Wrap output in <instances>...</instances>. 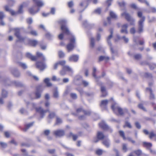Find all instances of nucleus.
Returning a JSON list of instances; mask_svg holds the SVG:
<instances>
[{
	"mask_svg": "<svg viewBox=\"0 0 156 156\" xmlns=\"http://www.w3.org/2000/svg\"><path fill=\"white\" fill-rule=\"evenodd\" d=\"M19 65L23 69H26L27 68L26 64L24 63L20 62L19 63Z\"/></svg>",
	"mask_w": 156,
	"mask_h": 156,
	"instance_id": "obj_38",
	"label": "nucleus"
},
{
	"mask_svg": "<svg viewBox=\"0 0 156 156\" xmlns=\"http://www.w3.org/2000/svg\"><path fill=\"white\" fill-rule=\"evenodd\" d=\"M119 133L120 136L123 138L124 140H125L126 139V138L125 136L124 132L123 131L120 130L119 131Z\"/></svg>",
	"mask_w": 156,
	"mask_h": 156,
	"instance_id": "obj_44",
	"label": "nucleus"
},
{
	"mask_svg": "<svg viewBox=\"0 0 156 156\" xmlns=\"http://www.w3.org/2000/svg\"><path fill=\"white\" fill-rule=\"evenodd\" d=\"M137 16L138 17L140 18V19L142 18L143 17H145L142 16V13L140 11H139L137 12Z\"/></svg>",
	"mask_w": 156,
	"mask_h": 156,
	"instance_id": "obj_62",
	"label": "nucleus"
},
{
	"mask_svg": "<svg viewBox=\"0 0 156 156\" xmlns=\"http://www.w3.org/2000/svg\"><path fill=\"white\" fill-rule=\"evenodd\" d=\"M110 15L111 17L113 19H116L117 18V16L112 11L110 12Z\"/></svg>",
	"mask_w": 156,
	"mask_h": 156,
	"instance_id": "obj_40",
	"label": "nucleus"
},
{
	"mask_svg": "<svg viewBox=\"0 0 156 156\" xmlns=\"http://www.w3.org/2000/svg\"><path fill=\"white\" fill-rule=\"evenodd\" d=\"M58 55L60 58H62L64 57L65 54L62 51H58Z\"/></svg>",
	"mask_w": 156,
	"mask_h": 156,
	"instance_id": "obj_42",
	"label": "nucleus"
},
{
	"mask_svg": "<svg viewBox=\"0 0 156 156\" xmlns=\"http://www.w3.org/2000/svg\"><path fill=\"white\" fill-rule=\"evenodd\" d=\"M108 101L107 100H102L101 101L100 106L102 108L106 109V106L108 105Z\"/></svg>",
	"mask_w": 156,
	"mask_h": 156,
	"instance_id": "obj_21",
	"label": "nucleus"
},
{
	"mask_svg": "<svg viewBox=\"0 0 156 156\" xmlns=\"http://www.w3.org/2000/svg\"><path fill=\"white\" fill-rule=\"evenodd\" d=\"M104 152V151L101 149H98L96 151V153L98 155H101Z\"/></svg>",
	"mask_w": 156,
	"mask_h": 156,
	"instance_id": "obj_47",
	"label": "nucleus"
},
{
	"mask_svg": "<svg viewBox=\"0 0 156 156\" xmlns=\"http://www.w3.org/2000/svg\"><path fill=\"white\" fill-rule=\"evenodd\" d=\"M20 112L22 114H25L27 113L26 111L23 108L21 109L20 110Z\"/></svg>",
	"mask_w": 156,
	"mask_h": 156,
	"instance_id": "obj_63",
	"label": "nucleus"
},
{
	"mask_svg": "<svg viewBox=\"0 0 156 156\" xmlns=\"http://www.w3.org/2000/svg\"><path fill=\"white\" fill-rule=\"evenodd\" d=\"M26 57L32 61H36L37 59V57L31 54L29 52H27L26 54Z\"/></svg>",
	"mask_w": 156,
	"mask_h": 156,
	"instance_id": "obj_22",
	"label": "nucleus"
},
{
	"mask_svg": "<svg viewBox=\"0 0 156 156\" xmlns=\"http://www.w3.org/2000/svg\"><path fill=\"white\" fill-rule=\"evenodd\" d=\"M109 57L107 56H101L99 58L98 61L100 62L103 60H105L106 61H107L109 60Z\"/></svg>",
	"mask_w": 156,
	"mask_h": 156,
	"instance_id": "obj_28",
	"label": "nucleus"
},
{
	"mask_svg": "<svg viewBox=\"0 0 156 156\" xmlns=\"http://www.w3.org/2000/svg\"><path fill=\"white\" fill-rule=\"evenodd\" d=\"M58 63L59 64V65H60L63 66H65V65L66 63V61L65 60H62L59 61L58 62Z\"/></svg>",
	"mask_w": 156,
	"mask_h": 156,
	"instance_id": "obj_45",
	"label": "nucleus"
},
{
	"mask_svg": "<svg viewBox=\"0 0 156 156\" xmlns=\"http://www.w3.org/2000/svg\"><path fill=\"white\" fill-rule=\"evenodd\" d=\"M122 16H125V18L127 21L130 22V23L131 25H133L135 20L134 19L131 18L129 14L125 12L121 14Z\"/></svg>",
	"mask_w": 156,
	"mask_h": 156,
	"instance_id": "obj_10",
	"label": "nucleus"
},
{
	"mask_svg": "<svg viewBox=\"0 0 156 156\" xmlns=\"http://www.w3.org/2000/svg\"><path fill=\"white\" fill-rule=\"evenodd\" d=\"M4 84L5 86H14L16 87H22L23 84L20 82L16 81H11L9 79H7L4 82Z\"/></svg>",
	"mask_w": 156,
	"mask_h": 156,
	"instance_id": "obj_5",
	"label": "nucleus"
},
{
	"mask_svg": "<svg viewBox=\"0 0 156 156\" xmlns=\"http://www.w3.org/2000/svg\"><path fill=\"white\" fill-rule=\"evenodd\" d=\"M63 69L66 71H68L69 72L73 73V71L72 69L69 66H65L63 67Z\"/></svg>",
	"mask_w": 156,
	"mask_h": 156,
	"instance_id": "obj_32",
	"label": "nucleus"
},
{
	"mask_svg": "<svg viewBox=\"0 0 156 156\" xmlns=\"http://www.w3.org/2000/svg\"><path fill=\"white\" fill-rule=\"evenodd\" d=\"M53 96L55 98H57L59 96L58 93L57 88L55 89L53 92Z\"/></svg>",
	"mask_w": 156,
	"mask_h": 156,
	"instance_id": "obj_41",
	"label": "nucleus"
},
{
	"mask_svg": "<svg viewBox=\"0 0 156 156\" xmlns=\"http://www.w3.org/2000/svg\"><path fill=\"white\" fill-rule=\"evenodd\" d=\"M94 12L97 14H100L101 12V10L100 8H98L95 10Z\"/></svg>",
	"mask_w": 156,
	"mask_h": 156,
	"instance_id": "obj_57",
	"label": "nucleus"
},
{
	"mask_svg": "<svg viewBox=\"0 0 156 156\" xmlns=\"http://www.w3.org/2000/svg\"><path fill=\"white\" fill-rule=\"evenodd\" d=\"M125 126H126L130 128H132V126H131L130 123L127 121L125 122V125L124 126V127H125Z\"/></svg>",
	"mask_w": 156,
	"mask_h": 156,
	"instance_id": "obj_54",
	"label": "nucleus"
},
{
	"mask_svg": "<svg viewBox=\"0 0 156 156\" xmlns=\"http://www.w3.org/2000/svg\"><path fill=\"white\" fill-rule=\"evenodd\" d=\"M98 84L100 86H101V91L102 92V94L101 95V97H105L107 95L105 87L103 86L102 83L101 82H98Z\"/></svg>",
	"mask_w": 156,
	"mask_h": 156,
	"instance_id": "obj_14",
	"label": "nucleus"
},
{
	"mask_svg": "<svg viewBox=\"0 0 156 156\" xmlns=\"http://www.w3.org/2000/svg\"><path fill=\"white\" fill-rule=\"evenodd\" d=\"M143 144L144 146L149 149H150V148L152 146L151 143H150L144 142Z\"/></svg>",
	"mask_w": 156,
	"mask_h": 156,
	"instance_id": "obj_36",
	"label": "nucleus"
},
{
	"mask_svg": "<svg viewBox=\"0 0 156 156\" xmlns=\"http://www.w3.org/2000/svg\"><path fill=\"white\" fill-rule=\"evenodd\" d=\"M44 81L47 87H50L52 86V84L50 82V79L49 78H46L44 80Z\"/></svg>",
	"mask_w": 156,
	"mask_h": 156,
	"instance_id": "obj_30",
	"label": "nucleus"
},
{
	"mask_svg": "<svg viewBox=\"0 0 156 156\" xmlns=\"http://www.w3.org/2000/svg\"><path fill=\"white\" fill-rule=\"evenodd\" d=\"M128 27V25L127 24H125L122 26V29L121 30V33L127 34L128 33L127 28Z\"/></svg>",
	"mask_w": 156,
	"mask_h": 156,
	"instance_id": "obj_26",
	"label": "nucleus"
},
{
	"mask_svg": "<svg viewBox=\"0 0 156 156\" xmlns=\"http://www.w3.org/2000/svg\"><path fill=\"white\" fill-rule=\"evenodd\" d=\"M34 123V122H32L27 124L25 127V128L23 129V131H26L29 128L33 126Z\"/></svg>",
	"mask_w": 156,
	"mask_h": 156,
	"instance_id": "obj_35",
	"label": "nucleus"
},
{
	"mask_svg": "<svg viewBox=\"0 0 156 156\" xmlns=\"http://www.w3.org/2000/svg\"><path fill=\"white\" fill-rule=\"evenodd\" d=\"M8 95L7 92L4 90H2L1 96L0 97V103L1 104H3L4 102L3 99L6 98Z\"/></svg>",
	"mask_w": 156,
	"mask_h": 156,
	"instance_id": "obj_16",
	"label": "nucleus"
},
{
	"mask_svg": "<svg viewBox=\"0 0 156 156\" xmlns=\"http://www.w3.org/2000/svg\"><path fill=\"white\" fill-rule=\"evenodd\" d=\"M55 116V113L54 112H50L48 115V117L50 119L54 118Z\"/></svg>",
	"mask_w": 156,
	"mask_h": 156,
	"instance_id": "obj_51",
	"label": "nucleus"
},
{
	"mask_svg": "<svg viewBox=\"0 0 156 156\" xmlns=\"http://www.w3.org/2000/svg\"><path fill=\"white\" fill-rule=\"evenodd\" d=\"M99 125L100 127L104 130H107L111 133L112 132V129L103 121L99 123Z\"/></svg>",
	"mask_w": 156,
	"mask_h": 156,
	"instance_id": "obj_9",
	"label": "nucleus"
},
{
	"mask_svg": "<svg viewBox=\"0 0 156 156\" xmlns=\"http://www.w3.org/2000/svg\"><path fill=\"white\" fill-rule=\"evenodd\" d=\"M90 45L91 48H93L95 45V40L93 37H91L90 38Z\"/></svg>",
	"mask_w": 156,
	"mask_h": 156,
	"instance_id": "obj_31",
	"label": "nucleus"
},
{
	"mask_svg": "<svg viewBox=\"0 0 156 156\" xmlns=\"http://www.w3.org/2000/svg\"><path fill=\"white\" fill-rule=\"evenodd\" d=\"M79 59V56L77 55H72L70 56L69 58L70 62H77Z\"/></svg>",
	"mask_w": 156,
	"mask_h": 156,
	"instance_id": "obj_19",
	"label": "nucleus"
},
{
	"mask_svg": "<svg viewBox=\"0 0 156 156\" xmlns=\"http://www.w3.org/2000/svg\"><path fill=\"white\" fill-rule=\"evenodd\" d=\"M30 44L33 46H35L37 44V41L35 40H31L30 41Z\"/></svg>",
	"mask_w": 156,
	"mask_h": 156,
	"instance_id": "obj_39",
	"label": "nucleus"
},
{
	"mask_svg": "<svg viewBox=\"0 0 156 156\" xmlns=\"http://www.w3.org/2000/svg\"><path fill=\"white\" fill-rule=\"evenodd\" d=\"M28 4L29 3L28 2H25L23 3L22 4H21L19 8L18 12H17V13H22L23 12V7L27 6Z\"/></svg>",
	"mask_w": 156,
	"mask_h": 156,
	"instance_id": "obj_17",
	"label": "nucleus"
},
{
	"mask_svg": "<svg viewBox=\"0 0 156 156\" xmlns=\"http://www.w3.org/2000/svg\"><path fill=\"white\" fill-rule=\"evenodd\" d=\"M110 35L108 36V37L107 38V41L108 43V45L110 47V50L111 51V52L112 54V60L114 59V56H116L117 54V52L116 50H114L112 47V44L111 43L110 40L111 38H112L113 36V30L112 29H110Z\"/></svg>",
	"mask_w": 156,
	"mask_h": 156,
	"instance_id": "obj_2",
	"label": "nucleus"
},
{
	"mask_svg": "<svg viewBox=\"0 0 156 156\" xmlns=\"http://www.w3.org/2000/svg\"><path fill=\"white\" fill-rule=\"evenodd\" d=\"M134 153L137 155L140 156V155L142 153V151L141 150H137L135 151H134Z\"/></svg>",
	"mask_w": 156,
	"mask_h": 156,
	"instance_id": "obj_49",
	"label": "nucleus"
},
{
	"mask_svg": "<svg viewBox=\"0 0 156 156\" xmlns=\"http://www.w3.org/2000/svg\"><path fill=\"white\" fill-rule=\"evenodd\" d=\"M15 35L19 41H22L23 40L20 34V30L19 29H15Z\"/></svg>",
	"mask_w": 156,
	"mask_h": 156,
	"instance_id": "obj_18",
	"label": "nucleus"
},
{
	"mask_svg": "<svg viewBox=\"0 0 156 156\" xmlns=\"http://www.w3.org/2000/svg\"><path fill=\"white\" fill-rule=\"evenodd\" d=\"M90 113L89 111H85L82 108H79L76 110V113H72V114L75 116H77L80 114L83 113L85 115H90Z\"/></svg>",
	"mask_w": 156,
	"mask_h": 156,
	"instance_id": "obj_8",
	"label": "nucleus"
},
{
	"mask_svg": "<svg viewBox=\"0 0 156 156\" xmlns=\"http://www.w3.org/2000/svg\"><path fill=\"white\" fill-rule=\"evenodd\" d=\"M36 67L41 71L44 70L46 67L45 63L41 62H37L36 63Z\"/></svg>",
	"mask_w": 156,
	"mask_h": 156,
	"instance_id": "obj_12",
	"label": "nucleus"
},
{
	"mask_svg": "<svg viewBox=\"0 0 156 156\" xmlns=\"http://www.w3.org/2000/svg\"><path fill=\"white\" fill-rule=\"evenodd\" d=\"M102 144L107 147H108L110 145L109 139L108 138H105L102 141Z\"/></svg>",
	"mask_w": 156,
	"mask_h": 156,
	"instance_id": "obj_25",
	"label": "nucleus"
},
{
	"mask_svg": "<svg viewBox=\"0 0 156 156\" xmlns=\"http://www.w3.org/2000/svg\"><path fill=\"white\" fill-rule=\"evenodd\" d=\"M82 82L83 85L85 87L89 85V83L85 80H83Z\"/></svg>",
	"mask_w": 156,
	"mask_h": 156,
	"instance_id": "obj_53",
	"label": "nucleus"
},
{
	"mask_svg": "<svg viewBox=\"0 0 156 156\" xmlns=\"http://www.w3.org/2000/svg\"><path fill=\"white\" fill-rule=\"evenodd\" d=\"M122 150L125 152H126L127 150V145L125 144H122Z\"/></svg>",
	"mask_w": 156,
	"mask_h": 156,
	"instance_id": "obj_50",
	"label": "nucleus"
},
{
	"mask_svg": "<svg viewBox=\"0 0 156 156\" xmlns=\"http://www.w3.org/2000/svg\"><path fill=\"white\" fill-rule=\"evenodd\" d=\"M138 107L139 108L143 110L144 111H146L145 108H144V107L143 106L142 104H139L138 105Z\"/></svg>",
	"mask_w": 156,
	"mask_h": 156,
	"instance_id": "obj_60",
	"label": "nucleus"
},
{
	"mask_svg": "<svg viewBox=\"0 0 156 156\" xmlns=\"http://www.w3.org/2000/svg\"><path fill=\"white\" fill-rule=\"evenodd\" d=\"M146 91L147 92H149L150 93V99L151 100H154L155 99L154 94L153 93L152 90L150 88L147 87L146 89Z\"/></svg>",
	"mask_w": 156,
	"mask_h": 156,
	"instance_id": "obj_24",
	"label": "nucleus"
},
{
	"mask_svg": "<svg viewBox=\"0 0 156 156\" xmlns=\"http://www.w3.org/2000/svg\"><path fill=\"white\" fill-rule=\"evenodd\" d=\"M83 25L85 26V27H88L89 28H92L94 26V24H88V23L87 21H84L83 23Z\"/></svg>",
	"mask_w": 156,
	"mask_h": 156,
	"instance_id": "obj_33",
	"label": "nucleus"
},
{
	"mask_svg": "<svg viewBox=\"0 0 156 156\" xmlns=\"http://www.w3.org/2000/svg\"><path fill=\"white\" fill-rule=\"evenodd\" d=\"M111 108L113 112L117 115H122L125 113L128 112V110L126 108H122L116 103L112 105Z\"/></svg>",
	"mask_w": 156,
	"mask_h": 156,
	"instance_id": "obj_1",
	"label": "nucleus"
},
{
	"mask_svg": "<svg viewBox=\"0 0 156 156\" xmlns=\"http://www.w3.org/2000/svg\"><path fill=\"white\" fill-rule=\"evenodd\" d=\"M35 109L36 112L39 114L40 118H42L44 117L45 115V114L47 112H49L48 110H44L41 107L36 108Z\"/></svg>",
	"mask_w": 156,
	"mask_h": 156,
	"instance_id": "obj_6",
	"label": "nucleus"
},
{
	"mask_svg": "<svg viewBox=\"0 0 156 156\" xmlns=\"http://www.w3.org/2000/svg\"><path fill=\"white\" fill-rule=\"evenodd\" d=\"M5 9L6 11L10 12L12 15H15L17 13V12H15L13 10L9 8L7 5L5 6Z\"/></svg>",
	"mask_w": 156,
	"mask_h": 156,
	"instance_id": "obj_27",
	"label": "nucleus"
},
{
	"mask_svg": "<svg viewBox=\"0 0 156 156\" xmlns=\"http://www.w3.org/2000/svg\"><path fill=\"white\" fill-rule=\"evenodd\" d=\"M30 33L31 34L33 35L36 36L37 35V33L36 31L34 30H31L30 32Z\"/></svg>",
	"mask_w": 156,
	"mask_h": 156,
	"instance_id": "obj_61",
	"label": "nucleus"
},
{
	"mask_svg": "<svg viewBox=\"0 0 156 156\" xmlns=\"http://www.w3.org/2000/svg\"><path fill=\"white\" fill-rule=\"evenodd\" d=\"M11 72L12 75L15 77H18L20 75V72L16 69H12L11 70Z\"/></svg>",
	"mask_w": 156,
	"mask_h": 156,
	"instance_id": "obj_20",
	"label": "nucleus"
},
{
	"mask_svg": "<svg viewBox=\"0 0 156 156\" xmlns=\"http://www.w3.org/2000/svg\"><path fill=\"white\" fill-rule=\"evenodd\" d=\"M68 6L69 7L71 8L73 5V3L72 1H70L68 2Z\"/></svg>",
	"mask_w": 156,
	"mask_h": 156,
	"instance_id": "obj_64",
	"label": "nucleus"
},
{
	"mask_svg": "<svg viewBox=\"0 0 156 156\" xmlns=\"http://www.w3.org/2000/svg\"><path fill=\"white\" fill-rule=\"evenodd\" d=\"M150 68L151 69H153L154 68L156 67V64L154 63H152L149 66Z\"/></svg>",
	"mask_w": 156,
	"mask_h": 156,
	"instance_id": "obj_56",
	"label": "nucleus"
},
{
	"mask_svg": "<svg viewBox=\"0 0 156 156\" xmlns=\"http://www.w3.org/2000/svg\"><path fill=\"white\" fill-rule=\"evenodd\" d=\"M35 6H34L32 8H30L29 9V12L33 15H34L35 13H37V12H38L39 10L40 9L39 8H37V11L35 10H34V8Z\"/></svg>",
	"mask_w": 156,
	"mask_h": 156,
	"instance_id": "obj_29",
	"label": "nucleus"
},
{
	"mask_svg": "<svg viewBox=\"0 0 156 156\" xmlns=\"http://www.w3.org/2000/svg\"><path fill=\"white\" fill-rule=\"evenodd\" d=\"M70 135L72 136L73 140H76L78 136L77 135H74L71 133H70Z\"/></svg>",
	"mask_w": 156,
	"mask_h": 156,
	"instance_id": "obj_55",
	"label": "nucleus"
},
{
	"mask_svg": "<svg viewBox=\"0 0 156 156\" xmlns=\"http://www.w3.org/2000/svg\"><path fill=\"white\" fill-rule=\"evenodd\" d=\"M15 2L14 0H9L8 1V3L10 6H13L15 3Z\"/></svg>",
	"mask_w": 156,
	"mask_h": 156,
	"instance_id": "obj_48",
	"label": "nucleus"
},
{
	"mask_svg": "<svg viewBox=\"0 0 156 156\" xmlns=\"http://www.w3.org/2000/svg\"><path fill=\"white\" fill-rule=\"evenodd\" d=\"M54 134L56 137H61L65 134L64 131L62 129H58L53 131Z\"/></svg>",
	"mask_w": 156,
	"mask_h": 156,
	"instance_id": "obj_13",
	"label": "nucleus"
},
{
	"mask_svg": "<svg viewBox=\"0 0 156 156\" xmlns=\"http://www.w3.org/2000/svg\"><path fill=\"white\" fill-rule=\"evenodd\" d=\"M141 57V55L140 54H137L135 55L134 58L135 59H140Z\"/></svg>",
	"mask_w": 156,
	"mask_h": 156,
	"instance_id": "obj_58",
	"label": "nucleus"
},
{
	"mask_svg": "<svg viewBox=\"0 0 156 156\" xmlns=\"http://www.w3.org/2000/svg\"><path fill=\"white\" fill-rule=\"evenodd\" d=\"M96 72V69L95 67H94L93 68V71L92 73V75L93 76L96 80L98 79V78H100V77H98L95 74V73Z\"/></svg>",
	"mask_w": 156,
	"mask_h": 156,
	"instance_id": "obj_37",
	"label": "nucleus"
},
{
	"mask_svg": "<svg viewBox=\"0 0 156 156\" xmlns=\"http://www.w3.org/2000/svg\"><path fill=\"white\" fill-rule=\"evenodd\" d=\"M36 55L38 57H41L43 61H44L45 60V58L42 53L39 52H36Z\"/></svg>",
	"mask_w": 156,
	"mask_h": 156,
	"instance_id": "obj_34",
	"label": "nucleus"
},
{
	"mask_svg": "<svg viewBox=\"0 0 156 156\" xmlns=\"http://www.w3.org/2000/svg\"><path fill=\"white\" fill-rule=\"evenodd\" d=\"M46 37L49 39H51L53 37V35L49 33H48L46 34Z\"/></svg>",
	"mask_w": 156,
	"mask_h": 156,
	"instance_id": "obj_52",
	"label": "nucleus"
},
{
	"mask_svg": "<svg viewBox=\"0 0 156 156\" xmlns=\"http://www.w3.org/2000/svg\"><path fill=\"white\" fill-rule=\"evenodd\" d=\"M59 23L61 25V29L63 32L66 34H70V32L66 26V21L64 19H61L59 21Z\"/></svg>",
	"mask_w": 156,
	"mask_h": 156,
	"instance_id": "obj_3",
	"label": "nucleus"
},
{
	"mask_svg": "<svg viewBox=\"0 0 156 156\" xmlns=\"http://www.w3.org/2000/svg\"><path fill=\"white\" fill-rule=\"evenodd\" d=\"M75 37L72 36L71 37L70 39V42L67 44L66 48L68 52L72 51L74 48L75 46Z\"/></svg>",
	"mask_w": 156,
	"mask_h": 156,
	"instance_id": "obj_4",
	"label": "nucleus"
},
{
	"mask_svg": "<svg viewBox=\"0 0 156 156\" xmlns=\"http://www.w3.org/2000/svg\"><path fill=\"white\" fill-rule=\"evenodd\" d=\"M70 97L73 99H76L77 98V95L76 93H71L70 94Z\"/></svg>",
	"mask_w": 156,
	"mask_h": 156,
	"instance_id": "obj_43",
	"label": "nucleus"
},
{
	"mask_svg": "<svg viewBox=\"0 0 156 156\" xmlns=\"http://www.w3.org/2000/svg\"><path fill=\"white\" fill-rule=\"evenodd\" d=\"M145 19V17H143L142 18L140 19L138 22V32L139 33H140L143 31L144 23Z\"/></svg>",
	"mask_w": 156,
	"mask_h": 156,
	"instance_id": "obj_7",
	"label": "nucleus"
},
{
	"mask_svg": "<svg viewBox=\"0 0 156 156\" xmlns=\"http://www.w3.org/2000/svg\"><path fill=\"white\" fill-rule=\"evenodd\" d=\"M33 1L39 7H42L44 5V2L41 0H33Z\"/></svg>",
	"mask_w": 156,
	"mask_h": 156,
	"instance_id": "obj_23",
	"label": "nucleus"
},
{
	"mask_svg": "<svg viewBox=\"0 0 156 156\" xmlns=\"http://www.w3.org/2000/svg\"><path fill=\"white\" fill-rule=\"evenodd\" d=\"M43 90L41 86H39L37 87L36 91L35 93L36 98H38L41 97V93Z\"/></svg>",
	"mask_w": 156,
	"mask_h": 156,
	"instance_id": "obj_15",
	"label": "nucleus"
},
{
	"mask_svg": "<svg viewBox=\"0 0 156 156\" xmlns=\"http://www.w3.org/2000/svg\"><path fill=\"white\" fill-rule=\"evenodd\" d=\"M105 136L104 135L103 133L101 132H98L97 133V138L94 139L93 142L97 143L98 142L99 140H102L105 138Z\"/></svg>",
	"mask_w": 156,
	"mask_h": 156,
	"instance_id": "obj_11",
	"label": "nucleus"
},
{
	"mask_svg": "<svg viewBox=\"0 0 156 156\" xmlns=\"http://www.w3.org/2000/svg\"><path fill=\"white\" fill-rule=\"evenodd\" d=\"M41 48L43 50H44L46 48L47 46L45 44H43L42 43H40L39 44Z\"/></svg>",
	"mask_w": 156,
	"mask_h": 156,
	"instance_id": "obj_46",
	"label": "nucleus"
},
{
	"mask_svg": "<svg viewBox=\"0 0 156 156\" xmlns=\"http://www.w3.org/2000/svg\"><path fill=\"white\" fill-rule=\"evenodd\" d=\"M27 23L30 24L32 23L33 22V20L32 18H30L27 19Z\"/></svg>",
	"mask_w": 156,
	"mask_h": 156,
	"instance_id": "obj_59",
	"label": "nucleus"
}]
</instances>
